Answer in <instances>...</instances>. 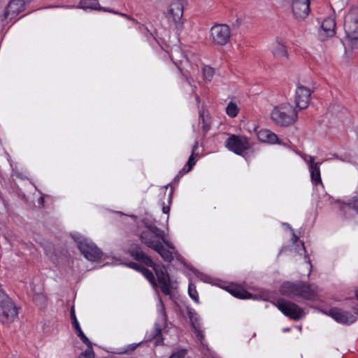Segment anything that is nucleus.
<instances>
[{"label": "nucleus", "instance_id": "nucleus-30", "mask_svg": "<svg viewBox=\"0 0 358 358\" xmlns=\"http://www.w3.org/2000/svg\"><path fill=\"white\" fill-rule=\"evenodd\" d=\"M141 273L154 287H157V282L152 271L143 267L141 268Z\"/></svg>", "mask_w": 358, "mask_h": 358}, {"label": "nucleus", "instance_id": "nucleus-16", "mask_svg": "<svg viewBox=\"0 0 358 358\" xmlns=\"http://www.w3.org/2000/svg\"><path fill=\"white\" fill-rule=\"evenodd\" d=\"M327 315L331 317L337 322L343 324H351L354 323L357 319L356 316L351 313L338 308L330 309Z\"/></svg>", "mask_w": 358, "mask_h": 358}, {"label": "nucleus", "instance_id": "nucleus-5", "mask_svg": "<svg viewBox=\"0 0 358 358\" xmlns=\"http://www.w3.org/2000/svg\"><path fill=\"white\" fill-rule=\"evenodd\" d=\"M71 237L76 243L81 253L87 260L96 262L101 257V251L90 239L84 237L78 233L72 234Z\"/></svg>", "mask_w": 358, "mask_h": 358}, {"label": "nucleus", "instance_id": "nucleus-33", "mask_svg": "<svg viewBox=\"0 0 358 358\" xmlns=\"http://www.w3.org/2000/svg\"><path fill=\"white\" fill-rule=\"evenodd\" d=\"M194 154L191 155V156L189 157V158L187 161L186 166L184 168H182V169L179 172V174L187 173L191 171L192 167L196 164V161L194 160Z\"/></svg>", "mask_w": 358, "mask_h": 358}, {"label": "nucleus", "instance_id": "nucleus-26", "mask_svg": "<svg viewBox=\"0 0 358 358\" xmlns=\"http://www.w3.org/2000/svg\"><path fill=\"white\" fill-rule=\"evenodd\" d=\"M272 52L275 57L278 59H287L288 53L284 44L277 41L272 48Z\"/></svg>", "mask_w": 358, "mask_h": 358}, {"label": "nucleus", "instance_id": "nucleus-50", "mask_svg": "<svg viewBox=\"0 0 358 358\" xmlns=\"http://www.w3.org/2000/svg\"><path fill=\"white\" fill-rule=\"evenodd\" d=\"M289 330H290V329H289V328H288V327H287V328H284V329H282V331H283L284 332L289 331Z\"/></svg>", "mask_w": 358, "mask_h": 358}, {"label": "nucleus", "instance_id": "nucleus-2", "mask_svg": "<svg viewBox=\"0 0 358 358\" xmlns=\"http://www.w3.org/2000/svg\"><path fill=\"white\" fill-rule=\"evenodd\" d=\"M138 234L142 243L154 250L161 243L174 250L173 244L168 239L164 231L158 228L156 222L145 218L138 227Z\"/></svg>", "mask_w": 358, "mask_h": 358}, {"label": "nucleus", "instance_id": "nucleus-23", "mask_svg": "<svg viewBox=\"0 0 358 358\" xmlns=\"http://www.w3.org/2000/svg\"><path fill=\"white\" fill-rule=\"evenodd\" d=\"M65 8H80L83 10H96L100 9L101 6L99 5L97 0H80L78 6H66Z\"/></svg>", "mask_w": 358, "mask_h": 358}, {"label": "nucleus", "instance_id": "nucleus-15", "mask_svg": "<svg viewBox=\"0 0 358 358\" xmlns=\"http://www.w3.org/2000/svg\"><path fill=\"white\" fill-rule=\"evenodd\" d=\"M311 90L303 85H298L295 90L294 103L299 110L308 108L311 96Z\"/></svg>", "mask_w": 358, "mask_h": 358}, {"label": "nucleus", "instance_id": "nucleus-20", "mask_svg": "<svg viewBox=\"0 0 358 358\" xmlns=\"http://www.w3.org/2000/svg\"><path fill=\"white\" fill-rule=\"evenodd\" d=\"M187 315L190 320L192 327L194 329V333L196 337L199 339L201 343L203 345L204 335L201 329L200 317L195 310L189 308Z\"/></svg>", "mask_w": 358, "mask_h": 358}, {"label": "nucleus", "instance_id": "nucleus-51", "mask_svg": "<svg viewBox=\"0 0 358 358\" xmlns=\"http://www.w3.org/2000/svg\"><path fill=\"white\" fill-rule=\"evenodd\" d=\"M333 158H334V159H341L338 157V155H336V154L333 155Z\"/></svg>", "mask_w": 358, "mask_h": 358}, {"label": "nucleus", "instance_id": "nucleus-25", "mask_svg": "<svg viewBox=\"0 0 358 358\" xmlns=\"http://www.w3.org/2000/svg\"><path fill=\"white\" fill-rule=\"evenodd\" d=\"M298 290V282L293 283L290 282H284L280 289V292L282 294L286 296H297Z\"/></svg>", "mask_w": 358, "mask_h": 358}, {"label": "nucleus", "instance_id": "nucleus-1", "mask_svg": "<svg viewBox=\"0 0 358 358\" xmlns=\"http://www.w3.org/2000/svg\"><path fill=\"white\" fill-rule=\"evenodd\" d=\"M170 58L182 73V78L193 88V76L199 72L200 59L191 52H184L180 47L171 49Z\"/></svg>", "mask_w": 358, "mask_h": 358}, {"label": "nucleus", "instance_id": "nucleus-34", "mask_svg": "<svg viewBox=\"0 0 358 358\" xmlns=\"http://www.w3.org/2000/svg\"><path fill=\"white\" fill-rule=\"evenodd\" d=\"M231 294L238 299H247L251 298V294L244 290H230Z\"/></svg>", "mask_w": 358, "mask_h": 358}, {"label": "nucleus", "instance_id": "nucleus-45", "mask_svg": "<svg viewBox=\"0 0 358 358\" xmlns=\"http://www.w3.org/2000/svg\"><path fill=\"white\" fill-rule=\"evenodd\" d=\"M41 299L43 301H45V297H44V296H43V295H42V294H37V295L34 297V300L37 303V299Z\"/></svg>", "mask_w": 358, "mask_h": 358}, {"label": "nucleus", "instance_id": "nucleus-49", "mask_svg": "<svg viewBox=\"0 0 358 358\" xmlns=\"http://www.w3.org/2000/svg\"><path fill=\"white\" fill-rule=\"evenodd\" d=\"M44 202V198L43 196H41V198L38 199V204L43 205Z\"/></svg>", "mask_w": 358, "mask_h": 358}, {"label": "nucleus", "instance_id": "nucleus-35", "mask_svg": "<svg viewBox=\"0 0 358 358\" xmlns=\"http://www.w3.org/2000/svg\"><path fill=\"white\" fill-rule=\"evenodd\" d=\"M345 204L358 213V194L348 199Z\"/></svg>", "mask_w": 358, "mask_h": 358}, {"label": "nucleus", "instance_id": "nucleus-36", "mask_svg": "<svg viewBox=\"0 0 358 358\" xmlns=\"http://www.w3.org/2000/svg\"><path fill=\"white\" fill-rule=\"evenodd\" d=\"M10 300L11 299L6 294L0 285V306Z\"/></svg>", "mask_w": 358, "mask_h": 358}, {"label": "nucleus", "instance_id": "nucleus-18", "mask_svg": "<svg viewBox=\"0 0 358 358\" xmlns=\"http://www.w3.org/2000/svg\"><path fill=\"white\" fill-rule=\"evenodd\" d=\"M336 22L334 17H329L326 18L321 25L320 31V37L322 41L326 40L329 37H332L335 35Z\"/></svg>", "mask_w": 358, "mask_h": 358}, {"label": "nucleus", "instance_id": "nucleus-9", "mask_svg": "<svg viewBox=\"0 0 358 358\" xmlns=\"http://www.w3.org/2000/svg\"><path fill=\"white\" fill-rule=\"evenodd\" d=\"M298 154L306 164L308 169L310 172V179L313 185H321L323 186L320 173V165L322 162H315V157L309 155L301 152H299Z\"/></svg>", "mask_w": 358, "mask_h": 358}, {"label": "nucleus", "instance_id": "nucleus-40", "mask_svg": "<svg viewBox=\"0 0 358 358\" xmlns=\"http://www.w3.org/2000/svg\"><path fill=\"white\" fill-rule=\"evenodd\" d=\"M199 277L200 278L205 282H211L210 281V277L207 275H205V274H203V273H201L199 275Z\"/></svg>", "mask_w": 358, "mask_h": 358}, {"label": "nucleus", "instance_id": "nucleus-55", "mask_svg": "<svg viewBox=\"0 0 358 358\" xmlns=\"http://www.w3.org/2000/svg\"><path fill=\"white\" fill-rule=\"evenodd\" d=\"M357 314H358V310H357Z\"/></svg>", "mask_w": 358, "mask_h": 358}, {"label": "nucleus", "instance_id": "nucleus-13", "mask_svg": "<svg viewBox=\"0 0 358 358\" xmlns=\"http://www.w3.org/2000/svg\"><path fill=\"white\" fill-rule=\"evenodd\" d=\"M17 309L12 300L0 306V322L3 324H10L17 318Z\"/></svg>", "mask_w": 358, "mask_h": 358}, {"label": "nucleus", "instance_id": "nucleus-27", "mask_svg": "<svg viewBox=\"0 0 358 358\" xmlns=\"http://www.w3.org/2000/svg\"><path fill=\"white\" fill-rule=\"evenodd\" d=\"M203 79L205 82H210L215 75V69L210 66H204L202 69Z\"/></svg>", "mask_w": 358, "mask_h": 358}, {"label": "nucleus", "instance_id": "nucleus-54", "mask_svg": "<svg viewBox=\"0 0 358 358\" xmlns=\"http://www.w3.org/2000/svg\"><path fill=\"white\" fill-rule=\"evenodd\" d=\"M298 328H299V331H301V329H302V327H299Z\"/></svg>", "mask_w": 358, "mask_h": 358}, {"label": "nucleus", "instance_id": "nucleus-32", "mask_svg": "<svg viewBox=\"0 0 358 358\" xmlns=\"http://www.w3.org/2000/svg\"><path fill=\"white\" fill-rule=\"evenodd\" d=\"M87 346V350L82 352L79 358H94V353L92 349V343L90 341V343H84Z\"/></svg>", "mask_w": 358, "mask_h": 358}, {"label": "nucleus", "instance_id": "nucleus-41", "mask_svg": "<svg viewBox=\"0 0 358 358\" xmlns=\"http://www.w3.org/2000/svg\"><path fill=\"white\" fill-rule=\"evenodd\" d=\"M139 345H140V343H137V344H135V343H134V344H131V345H129L127 347V350H125L124 351V352H129V351H133V350H134L137 348V346H138Z\"/></svg>", "mask_w": 358, "mask_h": 358}, {"label": "nucleus", "instance_id": "nucleus-28", "mask_svg": "<svg viewBox=\"0 0 358 358\" xmlns=\"http://www.w3.org/2000/svg\"><path fill=\"white\" fill-rule=\"evenodd\" d=\"M239 113V108L237 104L233 101H230L226 107V113L230 117H236Z\"/></svg>", "mask_w": 358, "mask_h": 358}, {"label": "nucleus", "instance_id": "nucleus-19", "mask_svg": "<svg viewBox=\"0 0 358 358\" xmlns=\"http://www.w3.org/2000/svg\"><path fill=\"white\" fill-rule=\"evenodd\" d=\"M157 310L158 317L155 323V331L157 335H161L162 328L165 327L167 322V315L165 311V307L161 298H158Z\"/></svg>", "mask_w": 358, "mask_h": 358}, {"label": "nucleus", "instance_id": "nucleus-14", "mask_svg": "<svg viewBox=\"0 0 358 358\" xmlns=\"http://www.w3.org/2000/svg\"><path fill=\"white\" fill-rule=\"evenodd\" d=\"M24 8V0H10L4 10L3 15L1 17L2 22L15 18Z\"/></svg>", "mask_w": 358, "mask_h": 358}, {"label": "nucleus", "instance_id": "nucleus-53", "mask_svg": "<svg viewBox=\"0 0 358 358\" xmlns=\"http://www.w3.org/2000/svg\"><path fill=\"white\" fill-rule=\"evenodd\" d=\"M330 159H331V158H328V159H324L323 162H324V161H329V160H330Z\"/></svg>", "mask_w": 358, "mask_h": 358}, {"label": "nucleus", "instance_id": "nucleus-17", "mask_svg": "<svg viewBox=\"0 0 358 358\" xmlns=\"http://www.w3.org/2000/svg\"><path fill=\"white\" fill-rule=\"evenodd\" d=\"M320 292V289L315 285L305 282H298L297 296L308 300H315Z\"/></svg>", "mask_w": 358, "mask_h": 358}, {"label": "nucleus", "instance_id": "nucleus-8", "mask_svg": "<svg viewBox=\"0 0 358 358\" xmlns=\"http://www.w3.org/2000/svg\"><path fill=\"white\" fill-rule=\"evenodd\" d=\"M210 36L215 44L225 45L230 41L231 29L225 24H215L210 30Z\"/></svg>", "mask_w": 358, "mask_h": 358}, {"label": "nucleus", "instance_id": "nucleus-3", "mask_svg": "<svg viewBox=\"0 0 358 358\" xmlns=\"http://www.w3.org/2000/svg\"><path fill=\"white\" fill-rule=\"evenodd\" d=\"M131 255L138 262L152 267L155 272L160 289L165 295L171 294L170 278L166 271L153 262L152 259L146 255L138 246L136 245L129 250Z\"/></svg>", "mask_w": 358, "mask_h": 358}, {"label": "nucleus", "instance_id": "nucleus-10", "mask_svg": "<svg viewBox=\"0 0 358 358\" xmlns=\"http://www.w3.org/2000/svg\"><path fill=\"white\" fill-rule=\"evenodd\" d=\"M183 11V3L180 0L172 1L167 10L166 17L169 21L173 22L177 30H181L182 29Z\"/></svg>", "mask_w": 358, "mask_h": 358}, {"label": "nucleus", "instance_id": "nucleus-6", "mask_svg": "<svg viewBox=\"0 0 358 358\" xmlns=\"http://www.w3.org/2000/svg\"><path fill=\"white\" fill-rule=\"evenodd\" d=\"M273 304L285 316L294 320H299L305 315L303 309L289 301L280 299Z\"/></svg>", "mask_w": 358, "mask_h": 358}, {"label": "nucleus", "instance_id": "nucleus-29", "mask_svg": "<svg viewBox=\"0 0 358 358\" xmlns=\"http://www.w3.org/2000/svg\"><path fill=\"white\" fill-rule=\"evenodd\" d=\"M199 123L202 124L203 130L204 133H207L210 129V122L208 121V115L205 113V111L199 110Z\"/></svg>", "mask_w": 358, "mask_h": 358}, {"label": "nucleus", "instance_id": "nucleus-46", "mask_svg": "<svg viewBox=\"0 0 358 358\" xmlns=\"http://www.w3.org/2000/svg\"><path fill=\"white\" fill-rule=\"evenodd\" d=\"M163 213L165 214H168L170 210L169 206H164L162 208Z\"/></svg>", "mask_w": 358, "mask_h": 358}, {"label": "nucleus", "instance_id": "nucleus-22", "mask_svg": "<svg viewBox=\"0 0 358 358\" xmlns=\"http://www.w3.org/2000/svg\"><path fill=\"white\" fill-rule=\"evenodd\" d=\"M70 316L72 321V325L75 330L76 331L78 336L80 338V339L82 341L83 343H90L89 338L85 335L83 331H82L79 322L77 320V317L76 316V311H75V307L72 306L70 310Z\"/></svg>", "mask_w": 358, "mask_h": 358}, {"label": "nucleus", "instance_id": "nucleus-24", "mask_svg": "<svg viewBox=\"0 0 358 358\" xmlns=\"http://www.w3.org/2000/svg\"><path fill=\"white\" fill-rule=\"evenodd\" d=\"M164 243H161L158 246H157L154 250L156 251L164 261L167 262H171L173 259V254L176 256L178 255L177 251H176V248L174 247V250L173 252L166 250L164 245Z\"/></svg>", "mask_w": 358, "mask_h": 358}, {"label": "nucleus", "instance_id": "nucleus-39", "mask_svg": "<svg viewBox=\"0 0 358 358\" xmlns=\"http://www.w3.org/2000/svg\"><path fill=\"white\" fill-rule=\"evenodd\" d=\"M285 226H286L287 228H289L291 229V231H292V242L293 243H296L298 240H299V237L294 234L293 229H292V228L289 227V225L288 224H283Z\"/></svg>", "mask_w": 358, "mask_h": 358}, {"label": "nucleus", "instance_id": "nucleus-52", "mask_svg": "<svg viewBox=\"0 0 358 358\" xmlns=\"http://www.w3.org/2000/svg\"><path fill=\"white\" fill-rule=\"evenodd\" d=\"M355 296H356V297H357V300H358V289H357V290L355 291Z\"/></svg>", "mask_w": 358, "mask_h": 358}, {"label": "nucleus", "instance_id": "nucleus-37", "mask_svg": "<svg viewBox=\"0 0 358 358\" xmlns=\"http://www.w3.org/2000/svg\"><path fill=\"white\" fill-rule=\"evenodd\" d=\"M187 354V350L180 349L173 352L169 358H185Z\"/></svg>", "mask_w": 358, "mask_h": 358}, {"label": "nucleus", "instance_id": "nucleus-21", "mask_svg": "<svg viewBox=\"0 0 358 358\" xmlns=\"http://www.w3.org/2000/svg\"><path fill=\"white\" fill-rule=\"evenodd\" d=\"M257 138L263 143L268 144H282L278 136L269 129H261L257 133Z\"/></svg>", "mask_w": 358, "mask_h": 358}, {"label": "nucleus", "instance_id": "nucleus-44", "mask_svg": "<svg viewBox=\"0 0 358 358\" xmlns=\"http://www.w3.org/2000/svg\"><path fill=\"white\" fill-rule=\"evenodd\" d=\"M199 148V141H196L194 142V144L192 147V154H195V152L196 150Z\"/></svg>", "mask_w": 358, "mask_h": 358}, {"label": "nucleus", "instance_id": "nucleus-43", "mask_svg": "<svg viewBox=\"0 0 358 358\" xmlns=\"http://www.w3.org/2000/svg\"><path fill=\"white\" fill-rule=\"evenodd\" d=\"M115 14L116 15H120L122 17H124L127 18V20L134 21V20L133 18H131L130 16L127 15L125 13L117 12V13H115Z\"/></svg>", "mask_w": 358, "mask_h": 358}, {"label": "nucleus", "instance_id": "nucleus-42", "mask_svg": "<svg viewBox=\"0 0 358 358\" xmlns=\"http://www.w3.org/2000/svg\"><path fill=\"white\" fill-rule=\"evenodd\" d=\"M97 10H103L104 12L112 13L113 14L117 13V11H115L114 10H112V9H110V8H103L101 6V8L100 9H97Z\"/></svg>", "mask_w": 358, "mask_h": 358}, {"label": "nucleus", "instance_id": "nucleus-4", "mask_svg": "<svg viewBox=\"0 0 358 358\" xmlns=\"http://www.w3.org/2000/svg\"><path fill=\"white\" fill-rule=\"evenodd\" d=\"M271 118L278 126L289 127L296 121L297 110L289 103H283L273 108Z\"/></svg>", "mask_w": 358, "mask_h": 358}, {"label": "nucleus", "instance_id": "nucleus-47", "mask_svg": "<svg viewBox=\"0 0 358 358\" xmlns=\"http://www.w3.org/2000/svg\"><path fill=\"white\" fill-rule=\"evenodd\" d=\"M301 251H303L304 252H306V250H305V247H304V244H303V243H301V248H299V250H298V252H299V253H300V251H301Z\"/></svg>", "mask_w": 358, "mask_h": 358}, {"label": "nucleus", "instance_id": "nucleus-48", "mask_svg": "<svg viewBox=\"0 0 358 358\" xmlns=\"http://www.w3.org/2000/svg\"><path fill=\"white\" fill-rule=\"evenodd\" d=\"M195 99H196L197 105L199 106L200 102H201V99H200L199 96L197 94L195 95Z\"/></svg>", "mask_w": 358, "mask_h": 358}, {"label": "nucleus", "instance_id": "nucleus-38", "mask_svg": "<svg viewBox=\"0 0 358 358\" xmlns=\"http://www.w3.org/2000/svg\"><path fill=\"white\" fill-rule=\"evenodd\" d=\"M127 266L131 268H133L136 271H138L139 272H141V268H143V266L139 265L138 264L136 263V262H129L127 264Z\"/></svg>", "mask_w": 358, "mask_h": 358}, {"label": "nucleus", "instance_id": "nucleus-11", "mask_svg": "<svg viewBox=\"0 0 358 358\" xmlns=\"http://www.w3.org/2000/svg\"><path fill=\"white\" fill-rule=\"evenodd\" d=\"M226 147L236 155H242L250 147L249 140L246 136L231 135L226 142Z\"/></svg>", "mask_w": 358, "mask_h": 358}, {"label": "nucleus", "instance_id": "nucleus-12", "mask_svg": "<svg viewBox=\"0 0 358 358\" xmlns=\"http://www.w3.org/2000/svg\"><path fill=\"white\" fill-rule=\"evenodd\" d=\"M311 0H285L289 4L293 16L299 21L306 19L310 13Z\"/></svg>", "mask_w": 358, "mask_h": 358}, {"label": "nucleus", "instance_id": "nucleus-31", "mask_svg": "<svg viewBox=\"0 0 358 358\" xmlns=\"http://www.w3.org/2000/svg\"><path fill=\"white\" fill-rule=\"evenodd\" d=\"M188 294H189V297L194 302H196V303H199V294H198V292H197V291L196 289L195 285L193 283H192V282L189 283Z\"/></svg>", "mask_w": 358, "mask_h": 358}, {"label": "nucleus", "instance_id": "nucleus-7", "mask_svg": "<svg viewBox=\"0 0 358 358\" xmlns=\"http://www.w3.org/2000/svg\"><path fill=\"white\" fill-rule=\"evenodd\" d=\"M344 29L349 41L358 39V8H352L345 16Z\"/></svg>", "mask_w": 358, "mask_h": 358}]
</instances>
